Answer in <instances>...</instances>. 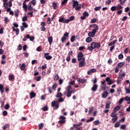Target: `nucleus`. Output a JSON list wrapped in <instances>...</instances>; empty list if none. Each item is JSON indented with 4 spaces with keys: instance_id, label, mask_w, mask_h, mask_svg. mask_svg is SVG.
Returning a JSON list of instances; mask_svg holds the SVG:
<instances>
[{
    "instance_id": "nucleus-44",
    "label": "nucleus",
    "mask_w": 130,
    "mask_h": 130,
    "mask_svg": "<svg viewBox=\"0 0 130 130\" xmlns=\"http://www.w3.org/2000/svg\"><path fill=\"white\" fill-rule=\"evenodd\" d=\"M30 3H31V4H32L34 6H36V4H37L36 0H32V1H30Z\"/></svg>"
},
{
    "instance_id": "nucleus-12",
    "label": "nucleus",
    "mask_w": 130,
    "mask_h": 130,
    "mask_svg": "<svg viewBox=\"0 0 130 130\" xmlns=\"http://www.w3.org/2000/svg\"><path fill=\"white\" fill-rule=\"evenodd\" d=\"M98 88V85H97V84H94L93 85L91 90L92 92H95V91H97Z\"/></svg>"
},
{
    "instance_id": "nucleus-28",
    "label": "nucleus",
    "mask_w": 130,
    "mask_h": 130,
    "mask_svg": "<svg viewBox=\"0 0 130 130\" xmlns=\"http://www.w3.org/2000/svg\"><path fill=\"white\" fill-rule=\"evenodd\" d=\"M117 119H118V117H113V118L111 119L112 123H114V122H115Z\"/></svg>"
},
{
    "instance_id": "nucleus-17",
    "label": "nucleus",
    "mask_w": 130,
    "mask_h": 130,
    "mask_svg": "<svg viewBox=\"0 0 130 130\" xmlns=\"http://www.w3.org/2000/svg\"><path fill=\"white\" fill-rule=\"evenodd\" d=\"M30 99H32V98H34V97L36 96V93H35L34 92H31L29 93Z\"/></svg>"
},
{
    "instance_id": "nucleus-5",
    "label": "nucleus",
    "mask_w": 130,
    "mask_h": 130,
    "mask_svg": "<svg viewBox=\"0 0 130 130\" xmlns=\"http://www.w3.org/2000/svg\"><path fill=\"white\" fill-rule=\"evenodd\" d=\"M97 31L98 29L95 28V29H92V31H90L88 32V35L89 37H94L95 35H96V33H97Z\"/></svg>"
},
{
    "instance_id": "nucleus-56",
    "label": "nucleus",
    "mask_w": 130,
    "mask_h": 130,
    "mask_svg": "<svg viewBox=\"0 0 130 130\" xmlns=\"http://www.w3.org/2000/svg\"><path fill=\"white\" fill-rule=\"evenodd\" d=\"M101 9V6H99V7H96L94 8V11H100V10Z\"/></svg>"
},
{
    "instance_id": "nucleus-43",
    "label": "nucleus",
    "mask_w": 130,
    "mask_h": 130,
    "mask_svg": "<svg viewBox=\"0 0 130 130\" xmlns=\"http://www.w3.org/2000/svg\"><path fill=\"white\" fill-rule=\"evenodd\" d=\"M10 127V125L9 124H6L5 125L3 126V129L6 130L7 128Z\"/></svg>"
},
{
    "instance_id": "nucleus-30",
    "label": "nucleus",
    "mask_w": 130,
    "mask_h": 130,
    "mask_svg": "<svg viewBox=\"0 0 130 130\" xmlns=\"http://www.w3.org/2000/svg\"><path fill=\"white\" fill-rule=\"evenodd\" d=\"M74 19H75V16H71L69 19H67V21H68V23H70V21H74Z\"/></svg>"
},
{
    "instance_id": "nucleus-4",
    "label": "nucleus",
    "mask_w": 130,
    "mask_h": 130,
    "mask_svg": "<svg viewBox=\"0 0 130 130\" xmlns=\"http://www.w3.org/2000/svg\"><path fill=\"white\" fill-rule=\"evenodd\" d=\"M59 103H58L57 101H54L51 103V106L52 107H54V110L55 109V110H57L59 107Z\"/></svg>"
},
{
    "instance_id": "nucleus-57",
    "label": "nucleus",
    "mask_w": 130,
    "mask_h": 130,
    "mask_svg": "<svg viewBox=\"0 0 130 130\" xmlns=\"http://www.w3.org/2000/svg\"><path fill=\"white\" fill-rule=\"evenodd\" d=\"M47 24L48 25H50V24H51V20L50 19V17H48L47 18Z\"/></svg>"
},
{
    "instance_id": "nucleus-58",
    "label": "nucleus",
    "mask_w": 130,
    "mask_h": 130,
    "mask_svg": "<svg viewBox=\"0 0 130 130\" xmlns=\"http://www.w3.org/2000/svg\"><path fill=\"white\" fill-rule=\"evenodd\" d=\"M15 17L17 18V17H18L19 16V10H16L15 11Z\"/></svg>"
},
{
    "instance_id": "nucleus-7",
    "label": "nucleus",
    "mask_w": 130,
    "mask_h": 130,
    "mask_svg": "<svg viewBox=\"0 0 130 130\" xmlns=\"http://www.w3.org/2000/svg\"><path fill=\"white\" fill-rule=\"evenodd\" d=\"M44 57H45V58H46V59L47 60H49L52 58V57L49 55V53H45L44 54Z\"/></svg>"
},
{
    "instance_id": "nucleus-35",
    "label": "nucleus",
    "mask_w": 130,
    "mask_h": 130,
    "mask_svg": "<svg viewBox=\"0 0 130 130\" xmlns=\"http://www.w3.org/2000/svg\"><path fill=\"white\" fill-rule=\"evenodd\" d=\"M0 91L1 93H4V85L0 84Z\"/></svg>"
},
{
    "instance_id": "nucleus-15",
    "label": "nucleus",
    "mask_w": 130,
    "mask_h": 130,
    "mask_svg": "<svg viewBox=\"0 0 130 130\" xmlns=\"http://www.w3.org/2000/svg\"><path fill=\"white\" fill-rule=\"evenodd\" d=\"M48 41L50 45H51L52 44V42L53 41V38L52 37H49L48 38Z\"/></svg>"
},
{
    "instance_id": "nucleus-47",
    "label": "nucleus",
    "mask_w": 130,
    "mask_h": 130,
    "mask_svg": "<svg viewBox=\"0 0 130 130\" xmlns=\"http://www.w3.org/2000/svg\"><path fill=\"white\" fill-rule=\"evenodd\" d=\"M125 90L126 91V94H129V93H130V88H127L125 87Z\"/></svg>"
},
{
    "instance_id": "nucleus-24",
    "label": "nucleus",
    "mask_w": 130,
    "mask_h": 130,
    "mask_svg": "<svg viewBox=\"0 0 130 130\" xmlns=\"http://www.w3.org/2000/svg\"><path fill=\"white\" fill-rule=\"evenodd\" d=\"M4 22L5 24H8V23L10 22V20L8 17H4Z\"/></svg>"
},
{
    "instance_id": "nucleus-22",
    "label": "nucleus",
    "mask_w": 130,
    "mask_h": 130,
    "mask_svg": "<svg viewBox=\"0 0 130 130\" xmlns=\"http://www.w3.org/2000/svg\"><path fill=\"white\" fill-rule=\"evenodd\" d=\"M9 81H14L15 80V76L14 75H11L9 76Z\"/></svg>"
},
{
    "instance_id": "nucleus-21",
    "label": "nucleus",
    "mask_w": 130,
    "mask_h": 130,
    "mask_svg": "<svg viewBox=\"0 0 130 130\" xmlns=\"http://www.w3.org/2000/svg\"><path fill=\"white\" fill-rule=\"evenodd\" d=\"M117 42V40H114L113 42H111L108 44L109 46H112V45H114Z\"/></svg>"
},
{
    "instance_id": "nucleus-6",
    "label": "nucleus",
    "mask_w": 130,
    "mask_h": 130,
    "mask_svg": "<svg viewBox=\"0 0 130 130\" xmlns=\"http://www.w3.org/2000/svg\"><path fill=\"white\" fill-rule=\"evenodd\" d=\"M58 22H59L60 23L68 24V22H69V20H67V19H64V18L63 17H60L58 20Z\"/></svg>"
},
{
    "instance_id": "nucleus-27",
    "label": "nucleus",
    "mask_w": 130,
    "mask_h": 130,
    "mask_svg": "<svg viewBox=\"0 0 130 130\" xmlns=\"http://www.w3.org/2000/svg\"><path fill=\"white\" fill-rule=\"evenodd\" d=\"M94 111V107H91L89 108V111H88V114H91L92 112Z\"/></svg>"
},
{
    "instance_id": "nucleus-26",
    "label": "nucleus",
    "mask_w": 130,
    "mask_h": 130,
    "mask_svg": "<svg viewBox=\"0 0 130 130\" xmlns=\"http://www.w3.org/2000/svg\"><path fill=\"white\" fill-rule=\"evenodd\" d=\"M120 109V107L119 106H117L114 108V112H117Z\"/></svg>"
},
{
    "instance_id": "nucleus-36",
    "label": "nucleus",
    "mask_w": 130,
    "mask_h": 130,
    "mask_svg": "<svg viewBox=\"0 0 130 130\" xmlns=\"http://www.w3.org/2000/svg\"><path fill=\"white\" fill-rule=\"evenodd\" d=\"M120 125V122L118 121L114 124V127H118Z\"/></svg>"
},
{
    "instance_id": "nucleus-34",
    "label": "nucleus",
    "mask_w": 130,
    "mask_h": 130,
    "mask_svg": "<svg viewBox=\"0 0 130 130\" xmlns=\"http://www.w3.org/2000/svg\"><path fill=\"white\" fill-rule=\"evenodd\" d=\"M26 68V65L25 64V63H23L21 67H20V70L21 71H24V70H25V68Z\"/></svg>"
},
{
    "instance_id": "nucleus-25",
    "label": "nucleus",
    "mask_w": 130,
    "mask_h": 130,
    "mask_svg": "<svg viewBox=\"0 0 130 130\" xmlns=\"http://www.w3.org/2000/svg\"><path fill=\"white\" fill-rule=\"evenodd\" d=\"M22 8L23 9H24L25 11H27V5H26V1H24L23 4H22Z\"/></svg>"
},
{
    "instance_id": "nucleus-54",
    "label": "nucleus",
    "mask_w": 130,
    "mask_h": 130,
    "mask_svg": "<svg viewBox=\"0 0 130 130\" xmlns=\"http://www.w3.org/2000/svg\"><path fill=\"white\" fill-rule=\"evenodd\" d=\"M75 39H76V37L75 36H72L71 38V42H74V41H75Z\"/></svg>"
},
{
    "instance_id": "nucleus-53",
    "label": "nucleus",
    "mask_w": 130,
    "mask_h": 130,
    "mask_svg": "<svg viewBox=\"0 0 130 130\" xmlns=\"http://www.w3.org/2000/svg\"><path fill=\"white\" fill-rule=\"evenodd\" d=\"M117 7L115 6H112L111 8V11H112V12H114V11H116Z\"/></svg>"
},
{
    "instance_id": "nucleus-48",
    "label": "nucleus",
    "mask_w": 130,
    "mask_h": 130,
    "mask_svg": "<svg viewBox=\"0 0 130 130\" xmlns=\"http://www.w3.org/2000/svg\"><path fill=\"white\" fill-rule=\"evenodd\" d=\"M47 90H48V91H49V92L50 93V94H51V93H53V92H52V89L51 88V87H48L47 88Z\"/></svg>"
},
{
    "instance_id": "nucleus-45",
    "label": "nucleus",
    "mask_w": 130,
    "mask_h": 130,
    "mask_svg": "<svg viewBox=\"0 0 130 130\" xmlns=\"http://www.w3.org/2000/svg\"><path fill=\"white\" fill-rule=\"evenodd\" d=\"M10 104L8 103L5 106L4 108L5 109L8 110L10 108Z\"/></svg>"
},
{
    "instance_id": "nucleus-64",
    "label": "nucleus",
    "mask_w": 130,
    "mask_h": 130,
    "mask_svg": "<svg viewBox=\"0 0 130 130\" xmlns=\"http://www.w3.org/2000/svg\"><path fill=\"white\" fill-rule=\"evenodd\" d=\"M47 110H48V107H47V106H45L43 107V111H47Z\"/></svg>"
},
{
    "instance_id": "nucleus-13",
    "label": "nucleus",
    "mask_w": 130,
    "mask_h": 130,
    "mask_svg": "<svg viewBox=\"0 0 130 130\" xmlns=\"http://www.w3.org/2000/svg\"><path fill=\"white\" fill-rule=\"evenodd\" d=\"M124 66V62H121L118 63L116 67V68H119V69H120V68H122V67H123Z\"/></svg>"
},
{
    "instance_id": "nucleus-19",
    "label": "nucleus",
    "mask_w": 130,
    "mask_h": 130,
    "mask_svg": "<svg viewBox=\"0 0 130 130\" xmlns=\"http://www.w3.org/2000/svg\"><path fill=\"white\" fill-rule=\"evenodd\" d=\"M124 100L127 102V104H130V97L126 96L124 98Z\"/></svg>"
},
{
    "instance_id": "nucleus-41",
    "label": "nucleus",
    "mask_w": 130,
    "mask_h": 130,
    "mask_svg": "<svg viewBox=\"0 0 130 130\" xmlns=\"http://www.w3.org/2000/svg\"><path fill=\"white\" fill-rule=\"evenodd\" d=\"M119 2H120V5H123L124 4H125L126 0H119Z\"/></svg>"
},
{
    "instance_id": "nucleus-46",
    "label": "nucleus",
    "mask_w": 130,
    "mask_h": 130,
    "mask_svg": "<svg viewBox=\"0 0 130 130\" xmlns=\"http://www.w3.org/2000/svg\"><path fill=\"white\" fill-rule=\"evenodd\" d=\"M94 124H95V125H98V124H100V122L99 121V120H97L96 121H94L93 122Z\"/></svg>"
},
{
    "instance_id": "nucleus-11",
    "label": "nucleus",
    "mask_w": 130,
    "mask_h": 130,
    "mask_svg": "<svg viewBox=\"0 0 130 130\" xmlns=\"http://www.w3.org/2000/svg\"><path fill=\"white\" fill-rule=\"evenodd\" d=\"M92 27L94 28L93 30H95V29H96V30L99 29L98 25H97L96 24H91L89 26V28H92Z\"/></svg>"
},
{
    "instance_id": "nucleus-8",
    "label": "nucleus",
    "mask_w": 130,
    "mask_h": 130,
    "mask_svg": "<svg viewBox=\"0 0 130 130\" xmlns=\"http://www.w3.org/2000/svg\"><path fill=\"white\" fill-rule=\"evenodd\" d=\"M73 5L72 7L74 8H75V7L78 6H81V5L79 4V2L78 1L76 0H73Z\"/></svg>"
},
{
    "instance_id": "nucleus-29",
    "label": "nucleus",
    "mask_w": 130,
    "mask_h": 130,
    "mask_svg": "<svg viewBox=\"0 0 130 130\" xmlns=\"http://www.w3.org/2000/svg\"><path fill=\"white\" fill-rule=\"evenodd\" d=\"M82 9V7H81V5H78L77 6L75 7V11H80Z\"/></svg>"
},
{
    "instance_id": "nucleus-60",
    "label": "nucleus",
    "mask_w": 130,
    "mask_h": 130,
    "mask_svg": "<svg viewBox=\"0 0 130 130\" xmlns=\"http://www.w3.org/2000/svg\"><path fill=\"white\" fill-rule=\"evenodd\" d=\"M68 0H63V1L61 2V5H62V6H64V5H66V4H67V3H68Z\"/></svg>"
},
{
    "instance_id": "nucleus-39",
    "label": "nucleus",
    "mask_w": 130,
    "mask_h": 130,
    "mask_svg": "<svg viewBox=\"0 0 130 130\" xmlns=\"http://www.w3.org/2000/svg\"><path fill=\"white\" fill-rule=\"evenodd\" d=\"M110 104H111V102H109L108 103H107L106 105V108L107 109L110 108Z\"/></svg>"
},
{
    "instance_id": "nucleus-20",
    "label": "nucleus",
    "mask_w": 130,
    "mask_h": 130,
    "mask_svg": "<svg viewBox=\"0 0 130 130\" xmlns=\"http://www.w3.org/2000/svg\"><path fill=\"white\" fill-rule=\"evenodd\" d=\"M56 88H57V84L56 83L53 84L51 87L52 90H53L54 91H55V90H56Z\"/></svg>"
},
{
    "instance_id": "nucleus-63",
    "label": "nucleus",
    "mask_w": 130,
    "mask_h": 130,
    "mask_svg": "<svg viewBox=\"0 0 130 130\" xmlns=\"http://www.w3.org/2000/svg\"><path fill=\"white\" fill-rule=\"evenodd\" d=\"M125 127H126L125 125V124H122V125H121L120 129H125Z\"/></svg>"
},
{
    "instance_id": "nucleus-50",
    "label": "nucleus",
    "mask_w": 130,
    "mask_h": 130,
    "mask_svg": "<svg viewBox=\"0 0 130 130\" xmlns=\"http://www.w3.org/2000/svg\"><path fill=\"white\" fill-rule=\"evenodd\" d=\"M123 100H124V98H121L118 101L119 104H122V102H123Z\"/></svg>"
},
{
    "instance_id": "nucleus-2",
    "label": "nucleus",
    "mask_w": 130,
    "mask_h": 130,
    "mask_svg": "<svg viewBox=\"0 0 130 130\" xmlns=\"http://www.w3.org/2000/svg\"><path fill=\"white\" fill-rule=\"evenodd\" d=\"M101 47V44L99 42H93L91 43L90 46L88 47L87 49L89 50V51H92L93 49H99Z\"/></svg>"
},
{
    "instance_id": "nucleus-61",
    "label": "nucleus",
    "mask_w": 130,
    "mask_h": 130,
    "mask_svg": "<svg viewBox=\"0 0 130 130\" xmlns=\"http://www.w3.org/2000/svg\"><path fill=\"white\" fill-rule=\"evenodd\" d=\"M59 118L61 119V120H66V117L63 116H60Z\"/></svg>"
},
{
    "instance_id": "nucleus-59",
    "label": "nucleus",
    "mask_w": 130,
    "mask_h": 130,
    "mask_svg": "<svg viewBox=\"0 0 130 130\" xmlns=\"http://www.w3.org/2000/svg\"><path fill=\"white\" fill-rule=\"evenodd\" d=\"M33 14H34V12L31 11V12H28L27 13V15H30V17H33Z\"/></svg>"
},
{
    "instance_id": "nucleus-33",
    "label": "nucleus",
    "mask_w": 130,
    "mask_h": 130,
    "mask_svg": "<svg viewBox=\"0 0 130 130\" xmlns=\"http://www.w3.org/2000/svg\"><path fill=\"white\" fill-rule=\"evenodd\" d=\"M43 126H44V123H41L39 125V129H42V128H43Z\"/></svg>"
},
{
    "instance_id": "nucleus-40",
    "label": "nucleus",
    "mask_w": 130,
    "mask_h": 130,
    "mask_svg": "<svg viewBox=\"0 0 130 130\" xmlns=\"http://www.w3.org/2000/svg\"><path fill=\"white\" fill-rule=\"evenodd\" d=\"M58 122L59 124H63L64 123H66V120H60Z\"/></svg>"
},
{
    "instance_id": "nucleus-1",
    "label": "nucleus",
    "mask_w": 130,
    "mask_h": 130,
    "mask_svg": "<svg viewBox=\"0 0 130 130\" xmlns=\"http://www.w3.org/2000/svg\"><path fill=\"white\" fill-rule=\"evenodd\" d=\"M77 59L79 61V68H84L86 66V59L82 52H79L77 55Z\"/></svg>"
},
{
    "instance_id": "nucleus-18",
    "label": "nucleus",
    "mask_w": 130,
    "mask_h": 130,
    "mask_svg": "<svg viewBox=\"0 0 130 130\" xmlns=\"http://www.w3.org/2000/svg\"><path fill=\"white\" fill-rule=\"evenodd\" d=\"M92 41H93V39L90 37H88L86 39V42L87 43H90V42H92Z\"/></svg>"
},
{
    "instance_id": "nucleus-23",
    "label": "nucleus",
    "mask_w": 130,
    "mask_h": 130,
    "mask_svg": "<svg viewBox=\"0 0 130 130\" xmlns=\"http://www.w3.org/2000/svg\"><path fill=\"white\" fill-rule=\"evenodd\" d=\"M116 113V112H114V111L111 114L110 117H118V116H117V113Z\"/></svg>"
},
{
    "instance_id": "nucleus-37",
    "label": "nucleus",
    "mask_w": 130,
    "mask_h": 130,
    "mask_svg": "<svg viewBox=\"0 0 130 130\" xmlns=\"http://www.w3.org/2000/svg\"><path fill=\"white\" fill-rule=\"evenodd\" d=\"M114 83V82H113V80H110L109 81L107 82V85H109V86H110V85H112V84H113Z\"/></svg>"
},
{
    "instance_id": "nucleus-16",
    "label": "nucleus",
    "mask_w": 130,
    "mask_h": 130,
    "mask_svg": "<svg viewBox=\"0 0 130 130\" xmlns=\"http://www.w3.org/2000/svg\"><path fill=\"white\" fill-rule=\"evenodd\" d=\"M108 96V92L107 91H104L103 93L102 94V97L103 98H106Z\"/></svg>"
},
{
    "instance_id": "nucleus-31",
    "label": "nucleus",
    "mask_w": 130,
    "mask_h": 130,
    "mask_svg": "<svg viewBox=\"0 0 130 130\" xmlns=\"http://www.w3.org/2000/svg\"><path fill=\"white\" fill-rule=\"evenodd\" d=\"M125 76V73L123 72L122 74H121L120 75H119V79H122V78H123V77H124Z\"/></svg>"
},
{
    "instance_id": "nucleus-62",
    "label": "nucleus",
    "mask_w": 130,
    "mask_h": 130,
    "mask_svg": "<svg viewBox=\"0 0 130 130\" xmlns=\"http://www.w3.org/2000/svg\"><path fill=\"white\" fill-rule=\"evenodd\" d=\"M96 22H97V20H96V19H91L90 23H91V24H93V23H96Z\"/></svg>"
},
{
    "instance_id": "nucleus-9",
    "label": "nucleus",
    "mask_w": 130,
    "mask_h": 130,
    "mask_svg": "<svg viewBox=\"0 0 130 130\" xmlns=\"http://www.w3.org/2000/svg\"><path fill=\"white\" fill-rule=\"evenodd\" d=\"M77 82H78L79 84H85L87 83V79H79Z\"/></svg>"
},
{
    "instance_id": "nucleus-38",
    "label": "nucleus",
    "mask_w": 130,
    "mask_h": 130,
    "mask_svg": "<svg viewBox=\"0 0 130 130\" xmlns=\"http://www.w3.org/2000/svg\"><path fill=\"white\" fill-rule=\"evenodd\" d=\"M58 79H59V76L57 74H55V75L54 76V81H57Z\"/></svg>"
},
{
    "instance_id": "nucleus-52",
    "label": "nucleus",
    "mask_w": 130,
    "mask_h": 130,
    "mask_svg": "<svg viewBox=\"0 0 130 130\" xmlns=\"http://www.w3.org/2000/svg\"><path fill=\"white\" fill-rule=\"evenodd\" d=\"M22 26L24 28H28V24L26 22H22Z\"/></svg>"
},
{
    "instance_id": "nucleus-49",
    "label": "nucleus",
    "mask_w": 130,
    "mask_h": 130,
    "mask_svg": "<svg viewBox=\"0 0 130 130\" xmlns=\"http://www.w3.org/2000/svg\"><path fill=\"white\" fill-rule=\"evenodd\" d=\"M80 125H82V123L74 124L73 125V126L74 127H78V126H80Z\"/></svg>"
},
{
    "instance_id": "nucleus-55",
    "label": "nucleus",
    "mask_w": 130,
    "mask_h": 130,
    "mask_svg": "<svg viewBox=\"0 0 130 130\" xmlns=\"http://www.w3.org/2000/svg\"><path fill=\"white\" fill-rule=\"evenodd\" d=\"M123 8V7H122L121 6V5H118V6H117V10L118 11H119V10L122 9Z\"/></svg>"
},
{
    "instance_id": "nucleus-32",
    "label": "nucleus",
    "mask_w": 130,
    "mask_h": 130,
    "mask_svg": "<svg viewBox=\"0 0 130 130\" xmlns=\"http://www.w3.org/2000/svg\"><path fill=\"white\" fill-rule=\"evenodd\" d=\"M62 96L61 92H58L56 95V98H60Z\"/></svg>"
},
{
    "instance_id": "nucleus-14",
    "label": "nucleus",
    "mask_w": 130,
    "mask_h": 130,
    "mask_svg": "<svg viewBox=\"0 0 130 130\" xmlns=\"http://www.w3.org/2000/svg\"><path fill=\"white\" fill-rule=\"evenodd\" d=\"M93 73H96V69H90L87 72V75H91V74H93Z\"/></svg>"
},
{
    "instance_id": "nucleus-51",
    "label": "nucleus",
    "mask_w": 130,
    "mask_h": 130,
    "mask_svg": "<svg viewBox=\"0 0 130 130\" xmlns=\"http://www.w3.org/2000/svg\"><path fill=\"white\" fill-rule=\"evenodd\" d=\"M8 5H9V4L8 3L3 4V6H4L5 9H7V8H9Z\"/></svg>"
},
{
    "instance_id": "nucleus-42",
    "label": "nucleus",
    "mask_w": 130,
    "mask_h": 130,
    "mask_svg": "<svg viewBox=\"0 0 130 130\" xmlns=\"http://www.w3.org/2000/svg\"><path fill=\"white\" fill-rule=\"evenodd\" d=\"M118 59L122 60V59H123V55H122V54L121 53V54H120L118 56Z\"/></svg>"
},
{
    "instance_id": "nucleus-3",
    "label": "nucleus",
    "mask_w": 130,
    "mask_h": 130,
    "mask_svg": "<svg viewBox=\"0 0 130 130\" xmlns=\"http://www.w3.org/2000/svg\"><path fill=\"white\" fill-rule=\"evenodd\" d=\"M66 90L67 91V96L68 98H70L72 96V94H73V88H72V86L71 85H69L66 88Z\"/></svg>"
},
{
    "instance_id": "nucleus-10",
    "label": "nucleus",
    "mask_w": 130,
    "mask_h": 130,
    "mask_svg": "<svg viewBox=\"0 0 130 130\" xmlns=\"http://www.w3.org/2000/svg\"><path fill=\"white\" fill-rule=\"evenodd\" d=\"M12 30L14 32H16V35H19L20 33V29L19 28H15L14 26H12Z\"/></svg>"
}]
</instances>
